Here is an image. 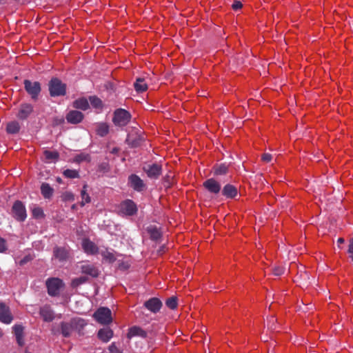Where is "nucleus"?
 <instances>
[{
	"mask_svg": "<svg viewBox=\"0 0 353 353\" xmlns=\"http://www.w3.org/2000/svg\"><path fill=\"white\" fill-rule=\"evenodd\" d=\"M131 118L132 115L128 110L118 108L114 112L112 122L116 126L124 127L128 124Z\"/></svg>",
	"mask_w": 353,
	"mask_h": 353,
	"instance_id": "obj_1",
	"label": "nucleus"
},
{
	"mask_svg": "<svg viewBox=\"0 0 353 353\" xmlns=\"http://www.w3.org/2000/svg\"><path fill=\"white\" fill-rule=\"evenodd\" d=\"M51 97L64 96L66 94V85L58 78H52L48 83Z\"/></svg>",
	"mask_w": 353,
	"mask_h": 353,
	"instance_id": "obj_2",
	"label": "nucleus"
},
{
	"mask_svg": "<svg viewBox=\"0 0 353 353\" xmlns=\"http://www.w3.org/2000/svg\"><path fill=\"white\" fill-rule=\"evenodd\" d=\"M48 293L51 296H57L60 293V290L64 287L63 281L59 278H49L46 282Z\"/></svg>",
	"mask_w": 353,
	"mask_h": 353,
	"instance_id": "obj_3",
	"label": "nucleus"
},
{
	"mask_svg": "<svg viewBox=\"0 0 353 353\" xmlns=\"http://www.w3.org/2000/svg\"><path fill=\"white\" fill-rule=\"evenodd\" d=\"M93 317L102 325H109L112 321L111 310L105 307H99L94 313Z\"/></svg>",
	"mask_w": 353,
	"mask_h": 353,
	"instance_id": "obj_4",
	"label": "nucleus"
},
{
	"mask_svg": "<svg viewBox=\"0 0 353 353\" xmlns=\"http://www.w3.org/2000/svg\"><path fill=\"white\" fill-rule=\"evenodd\" d=\"M138 209L135 203L130 199L122 201L119 205V214L131 216L137 213Z\"/></svg>",
	"mask_w": 353,
	"mask_h": 353,
	"instance_id": "obj_5",
	"label": "nucleus"
},
{
	"mask_svg": "<svg viewBox=\"0 0 353 353\" xmlns=\"http://www.w3.org/2000/svg\"><path fill=\"white\" fill-rule=\"evenodd\" d=\"M23 84L25 90L31 97L32 99L37 100L41 90L40 83L25 79Z\"/></svg>",
	"mask_w": 353,
	"mask_h": 353,
	"instance_id": "obj_6",
	"label": "nucleus"
},
{
	"mask_svg": "<svg viewBox=\"0 0 353 353\" xmlns=\"http://www.w3.org/2000/svg\"><path fill=\"white\" fill-rule=\"evenodd\" d=\"M12 216L18 221L23 222L27 217L26 209L21 201H16L11 209Z\"/></svg>",
	"mask_w": 353,
	"mask_h": 353,
	"instance_id": "obj_7",
	"label": "nucleus"
},
{
	"mask_svg": "<svg viewBox=\"0 0 353 353\" xmlns=\"http://www.w3.org/2000/svg\"><path fill=\"white\" fill-rule=\"evenodd\" d=\"M203 188L210 193L218 194L221 190V185L215 179L210 178L203 183Z\"/></svg>",
	"mask_w": 353,
	"mask_h": 353,
	"instance_id": "obj_8",
	"label": "nucleus"
},
{
	"mask_svg": "<svg viewBox=\"0 0 353 353\" xmlns=\"http://www.w3.org/2000/svg\"><path fill=\"white\" fill-rule=\"evenodd\" d=\"M143 170L149 178L156 179L161 174L162 166L157 163H153L144 167Z\"/></svg>",
	"mask_w": 353,
	"mask_h": 353,
	"instance_id": "obj_9",
	"label": "nucleus"
},
{
	"mask_svg": "<svg viewBox=\"0 0 353 353\" xmlns=\"http://www.w3.org/2000/svg\"><path fill=\"white\" fill-rule=\"evenodd\" d=\"M143 305L149 311L155 314L160 311L163 304L159 299L153 297L146 301Z\"/></svg>",
	"mask_w": 353,
	"mask_h": 353,
	"instance_id": "obj_10",
	"label": "nucleus"
},
{
	"mask_svg": "<svg viewBox=\"0 0 353 353\" xmlns=\"http://www.w3.org/2000/svg\"><path fill=\"white\" fill-rule=\"evenodd\" d=\"M143 141L144 137L135 132L134 133L131 132L128 134L125 141L130 147L137 148L141 145Z\"/></svg>",
	"mask_w": 353,
	"mask_h": 353,
	"instance_id": "obj_11",
	"label": "nucleus"
},
{
	"mask_svg": "<svg viewBox=\"0 0 353 353\" xmlns=\"http://www.w3.org/2000/svg\"><path fill=\"white\" fill-rule=\"evenodd\" d=\"M13 320V317L11 314L10 309L8 306L6 305L5 303H0V321L6 323L10 324Z\"/></svg>",
	"mask_w": 353,
	"mask_h": 353,
	"instance_id": "obj_12",
	"label": "nucleus"
},
{
	"mask_svg": "<svg viewBox=\"0 0 353 353\" xmlns=\"http://www.w3.org/2000/svg\"><path fill=\"white\" fill-rule=\"evenodd\" d=\"M130 186L136 191L141 192L145 188L143 180L137 174H131L128 178Z\"/></svg>",
	"mask_w": 353,
	"mask_h": 353,
	"instance_id": "obj_13",
	"label": "nucleus"
},
{
	"mask_svg": "<svg viewBox=\"0 0 353 353\" xmlns=\"http://www.w3.org/2000/svg\"><path fill=\"white\" fill-rule=\"evenodd\" d=\"M39 314L46 322H51L54 319V312L48 305H45L40 308Z\"/></svg>",
	"mask_w": 353,
	"mask_h": 353,
	"instance_id": "obj_14",
	"label": "nucleus"
},
{
	"mask_svg": "<svg viewBox=\"0 0 353 353\" xmlns=\"http://www.w3.org/2000/svg\"><path fill=\"white\" fill-rule=\"evenodd\" d=\"M33 112V106L30 103H23L20 105L17 117L19 119H26L30 114Z\"/></svg>",
	"mask_w": 353,
	"mask_h": 353,
	"instance_id": "obj_15",
	"label": "nucleus"
},
{
	"mask_svg": "<svg viewBox=\"0 0 353 353\" xmlns=\"http://www.w3.org/2000/svg\"><path fill=\"white\" fill-rule=\"evenodd\" d=\"M83 119V113L78 110H71L66 115V119L68 122L72 124L80 123Z\"/></svg>",
	"mask_w": 353,
	"mask_h": 353,
	"instance_id": "obj_16",
	"label": "nucleus"
},
{
	"mask_svg": "<svg viewBox=\"0 0 353 353\" xmlns=\"http://www.w3.org/2000/svg\"><path fill=\"white\" fill-rule=\"evenodd\" d=\"M222 194L227 199H234L238 194L237 188L230 183L224 185L221 190Z\"/></svg>",
	"mask_w": 353,
	"mask_h": 353,
	"instance_id": "obj_17",
	"label": "nucleus"
},
{
	"mask_svg": "<svg viewBox=\"0 0 353 353\" xmlns=\"http://www.w3.org/2000/svg\"><path fill=\"white\" fill-rule=\"evenodd\" d=\"M98 338L104 343L108 342L113 336V331L109 327L100 329L97 333Z\"/></svg>",
	"mask_w": 353,
	"mask_h": 353,
	"instance_id": "obj_18",
	"label": "nucleus"
},
{
	"mask_svg": "<svg viewBox=\"0 0 353 353\" xmlns=\"http://www.w3.org/2000/svg\"><path fill=\"white\" fill-rule=\"evenodd\" d=\"M53 255L59 261H64L68 257V252L65 248L56 246L54 248Z\"/></svg>",
	"mask_w": 353,
	"mask_h": 353,
	"instance_id": "obj_19",
	"label": "nucleus"
},
{
	"mask_svg": "<svg viewBox=\"0 0 353 353\" xmlns=\"http://www.w3.org/2000/svg\"><path fill=\"white\" fill-rule=\"evenodd\" d=\"M147 332L143 330L142 328L138 326H133L130 327L128 330V332L127 334V337L128 339H131L134 336H140L142 338H146L147 337Z\"/></svg>",
	"mask_w": 353,
	"mask_h": 353,
	"instance_id": "obj_20",
	"label": "nucleus"
},
{
	"mask_svg": "<svg viewBox=\"0 0 353 353\" xmlns=\"http://www.w3.org/2000/svg\"><path fill=\"white\" fill-rule=\"evenodd\" d=\"M81 270L83 274L90 275L93 278H96L99 276V270L93 265H82Z\"/></svg>",
	"mask_w": 353,
	"mask_h": 353,
	"instance_id": "obj_21",
	"label": "nucleus"
},
{
	"mask_svg": "<svg viewBox=\"0 0 353 353\" xmlns=\"http://www.w3.org/2000/svg\"><path fill=\"white\" fill-rule=\"evenodd\" d=\"M61 333L64 337H69L73 330L72 325L70 322L62 321L60 323Z\"/></svg>",
	"mask_w": 353,
	"mask_h": 353,
	"instance_id": "obj_22",
	"label": "nucleus"
},
{
	"mask_svg": "<svg viewBox=\"0 0 353 353\" xmlns=\"http://www.w3.org/2000/svg\"><path fill=\"white\" fill-rule=\"evenodd\" d=\"M134 88L137 92H143L148 90V83L144 78L139 77L134 83Z\"/></svg>",
	"mask_w": 353,
	"mask_h": 353,
	"instance_id": "obj_23",
	"label": "nucleus"
},
{
	"mask_svg": "<svg viewBox=\"0 0 353 353\" xmlns=\"http://www.w3.org/2000/svg\"><path fill=\"white\" fill-rule=\"evenodd\" d=\"M82 246L86 253L94 254L98 251L97 245L93 242L88 239L83 241Z\"/></svg>",
	"mask_w": 353,
	"mask_h": 353,
	"instance_id": "obj_24",
	"label": "nucleus"
},
{
	"mask_svg": "<svg viewBox=\"0 0 353 353\" xmlns=\"http://www.w3.org/2000/svg\"><path fill=\"white\" fill-rule=\"evenodd\" d=\"M41 193L47 199H50L54 193V189L47 183H43L41 185Z\"/></svg>",
	"mask_w": 353,
	"mask_h": 353,
	"instance_id": "obj_25",
	"label": "nucleus"
},
{
	"mask_svg": "<svg viewBox=\"0 0 353 353\" xmlns=\"http://www.w3.org/2000/svg\"><path fill=\"white\" fill-rule=\"evenodd\" d=\"M73 330L80 332L86 325V321L81 318H73L70 320Z\"/></svg>",
	"mask_w": 353,
	"mask_h": 353,
	"instance_id": "obj_26",
	"label": "nucleus"
},
{
	"mask_svg": "<svg viewBox=\"0 0 353 353\" xmlns=\"http://www.w3.org/2000/svg\"><path fill=\"white\" fill-rule=\"evenodd\" d=\"M73 107L77 109L86 110L89 108V103L85 98H80L73 102Z\"/></svg>",
	"mask_w": 353,
	"mask_h": 353,
	"instance_id": "obj_27",
	"label": "nucleus"
},
{
	"mask_svg": "<svg viewBox=\"0 0 353 353\" xmlns=\"http://www.w3.org/2000/svg\"><path fill=\"white\" fill-rule=\"evenodd\" d=\"M43 155L47 163L54 162L59 157V152L57 151L45 150Z\"/></svg>",
	"mask_w": 353,
	"mask_h": 353,
	"instance_id": "obj_28",
	"label": "nucleus"
},
{
	"mask_svg": "<svg viewBox=\"0 0 353 353\" xmlns=\"http://www.w3.org/2000/svg\"><path fill=\"white\" fill-rule=\"evenodd\" d=\"M214 174L216 176L225 175L228 172V165L225 163L216 165L213 168Z\"/></svg>",
	"mask_w": 353,
	"mask_h": 353,
	"instance_id": "obj_29",
	"label": "nucleus"
},
{
	"mask_svg": "<svg viewBox=\"0 0 353 353\" xmlns=\"http://www.w3.org/2000/svg\"><path fill=\"white\" fill-rule=\"evenodd\" d=\"M148 232L150 234L151 239L158 241L161 237L160 230L155 226H150L148 228Z\"/></svg>",
	"mask_w": 353,
	"mask_h": 353,
	"instance_id": "obj_30",
	"label": "nucleus"
},
{
	"mask_svg": "<svg viewBox=\"0 0 353 353\" xmlns=\"http://www.w3.org/2000/svg\"><path fill=\"white\" fill-rule=\"evenodd\" d=\"M20 130L19 123L16 121H11L7 124L6 130L9 134H17Z\"/></svg>",
	"mask_w": 353,
	"mask_h": 353,
	"instance_id": "obj_31",
	"label": "nucleus"
},
{
	"mask_svg": "<svg viewBox=\"0 0 353 353\" xmlns=\"http://www.w3.org/2000/svg\"><path fill=\"white\" fill-rule=\"evenodd\" d=\"M109 132V127L105 123H99L97 126V133L100 137L105 136Z\"/></svg>",
	"mask_w": 353,
	"mask_h": 353,
	"instance_id": "obj_32",
	"label": "nucleus"
},
{
	"mask_svg": "<svg viewBox=\"0 0 353 353\" xmlns=\"http://www.w3.org/2000/svg\"><path fill=\"white\" fill-rule=\"evenodd\" d=\"M81 196L82 199V201L81 203V205L83 206L85 203H88L91 201L90 197L87 193V185L85 184L83 187V189L81 192Z\"/></svg>",
	"mask_w": 353,
	"mask_h": 353,
	"instance_id": "obj_33",
	"label": "nucleus"
},
{
	"mask_svg": "<svg viewBox=\"0 0 353 353\" xmlns=\"http://www.w3.org/2000/svg\"><path fill=\"white\" fill-rule=\"evenodd\" d=\"M89 100L92 107L95 108H101L103 107L102 101L97 96L90 97Z\"/></svg>",
	"mask_w": 353,
	"mask_h": 353,
	"instance_id": "obj_34",
	"label": "nucleus"
},
{
	"mask_svg": "<svg viewBox=\"0 0 353 353\" xmlns=\"http://www.w3.org/2000/svg\"><path fill=\"white\" fill-rule=\"evenodd\" d=\"M65 177L68 179H76L79 177V172L76 170L67 169L63 172Z\"/></svg>",
	"mask_w": 353,
	"mask_h": 353,
	"instance_id": "obj_35",
	"label": "nucleus"
},
{
	"mask_svg": "<svg viewBox=\"0 0 353 353\" xmlns=\"http://www.w3.org/2000/svg\"><path fill=\"white\" fill-rule=\"evenodd\" d=\"M165 305L171 310H174L177 307V298L176 296H171L165 301Z\"/></svg>",
	"mask_w": 353,
	"mask_h": 353,
	"instance_id": "obj_36",
	"label": "nucleus"
},
{
	"mask_svg": "<svg viewBox=\"0 0 353 353\" xmlns=\"http://www.w3.org/2000/svg\"><path fill=\"white\" fill-rule=\"evenodd\" d=\"M32 216L36 219L43 218L45 214L43 210L40 207H35L32 210Z\"/></svg>",
	"mask_w": 353,
	"mask_h": 353,
	"instance_id": "obj_37",
	"label": "nucleus"
},
{
	"mask_svg": "<svg viewBox=\"0 0 353 353\" xmlns=\"http://www.w3.org/2000/svg\"><path fill=\"white\" fill-rule=\"evenodd\" d=\"M90 157L88 154L81 153L77 154L74 158V161L77 163H80L82 161H90Z\"/></svg>",
	"mask_w": 353,
	"mask_h": 353,
	"instance_id": "obj_38",
	"label": "nucleus"
},
{
	"mask_svg": "<svg viewBox=\"0 0 353 353\" xmlns=\"http://www.w3.org/2000/svg\"><path fill=\"white\" fill-rule=\"evenodd\" d=\"M88 281V278L85 276L76 278L72 281V286L76 288Z\"/></svg>",
	"mask_w": 353,
	"mask_h": 353,
	"instance_id": "obj_39",
	"label": "nucleus"
},
{
	"mask_svg": "<svg viewBox=\"0 0 353 353\" xmlns=\"http://www.w3.org/2000/svg\"><path fill=\"white\" fill-rule=\"evenodd\" d=\"M102 256L105 260L108 261L110 263H113L114 261H116V258L114 254L109 251H105L103 252Z\"/></svg>",
	"mask_w": 353,
	"mask_h": 353,
	"instance_id": "obj_40",
	"label": "nucleus"
},
{
	"mask_svg": "<svg viewBox=\"0 0 353 353\" xmlns=\"http://www.w3.org/2000/svg\"><path fill=\"white\" fill-rule=\"evenodd\" d=\"M13 332L15 336L23 335V327L21 325H15L13 326Z\"/></svg>",
	"mask_w": 353,
	"mask_h": 353,
	"instance_id": "obj_41",
	"label": "nucleus"
},
{
	"mask_svg": "<svg viewBox=\"0 0 353 353\" xmlns=\"http://www.w3.org/2000/svg\"><path fill=\"white\" fill-rule=\"evenodd\" d=\"M62 199L64 201H73L74 195L70 192H65L62 195Z\"/></svg>",
	"mask_w": 353,
	"mask_h": 353,
	"instance_id": "obj_42",
	"label": "nucleus"
},
{
	"mask_svg": "<svg viewBox=\"0 0 353 353\" xmlns=\"http://www.w3.org/2000/svg\"><path fill=\"white\" fill-rule=\"evenodd\" d=\"M276 321V319L274 318V316H271L268 319V327L269 329L274 330L276 329V325L275 324V322Z\"/></svg>",
	"mask_w": 353,
	"mask_h": 353,
	"instance_id": "obj_43",
	"label": "nucleus"
},
{
	"mask_svg": "<svg viewBox=\"0 0 353 353\" xmlns=\"http://www.w3.org/2000/svg\"><path fill=\"white\" fill-rule=\"evenodd\" d=\"M347 252L350 259L353 263V238L350 240Z\"/></svg>",
	"mask_w": 353,
	"mask_h": 353,
	"instance_id": "obj_44",
	"label": "nucleus"
},
{
	"mask_svg": "<svg viewBox=\"0 0 353 353\" xmlns=\"http://www.w3.org/2000/svg\"><path fill=\"white\" fill-rule=\"evenodd\" d=\"M273 274L275 276H281L284 273V268L280 266H276L272 270Z\"/></svg>",
	"mask_w": 353,
	"mask_h": 353,
	"instance_id": "obj_45",
	"label": "nucleus"
},
{
	"mask_svg": "<svg viewBox=\"0 0 353 353\" xmlns=\"http://www.w3.org/2000/svg\"><path fill=\"white\" fill-rule=\"evenodd\" d=\"M99 170L103 173L110 170L109 164L108 163H102L99 165Z\"/></svg>",
	"mask_w": 353,
	"mask_h": 353,
	"instance_id": "obj_46",
	"label": "nucleus"
},
{
	"mask_svg": "<svg viewBox=\"0 0 353 353\" xmlns=\"http://www.w3.org/2000/svg\"><path fill=\"white\" fill-rule=\"evenodd\" d=\"M109 351L110 353H123L122 351L116 346L114 343H112L109 346Z\"/></svg>",
	"mask_w": 353,
	"mask_h": 353,
	"instance_id": "obj_47",
	"label": "nucleus"
},
{
	"mask_svg": "<svg viewBox=\"0 0 353 353\" xmlns=\"http://www.w3.org/2000/svg\"><path fill=\"white\" fill-rule=\"evenodd\" d=\"M7 250L6 241L4 239L0 237V252H5Z\"/></svg>",
	"mask_w": 353,
	"mask_h": 353,
	"instance_id": "obj_48",
	"label": "nucleus"
},
{
	"mask_svg": "<svg viewBox=\"0 0 353 353\" xmlns=\"http://www.w3.org/2000/svg\"><path fill=\"white\" fill-rule=\"evenodd\" d=\"M272 156L269 153H264L261 156V159L263 162L269 163L271 161Z\"/></svg>",
	"mask_w": 353,
	"mask_h": 353,
	"instance_id": "obj_49",
	"label": "nucleus"
},
{
	"mask_svg": "<svg viewBox=\"0 0 353 353\" xmlns=\"http://www.w3.org/2000/svg\"><path fill=\"white\" fill-rule=\"evenodd\" d=\"M243 5L241 1H235L232 5V8L234 10H238L242 8Z\"/></svg>",
	"mask_w": 353,
	"mask_h": 353,
	"instance_id": "obj_50",
	"label": "nucleus"
},
{
	"mask_svg": "<svg viewBox=\"0 0 353 353\" xmlns=\"http://www.w3.org/2000/svg\"><path fill=\"white\" fill-rule=\"evenodd\" d=\"M32 260V257L30 256V255H27L26 256H24L20 261H19V265H25L26 263H27L28 262Z\"/></svg>",
	"mask_w": 353,
	"mask_h": 353,
	"instance_id": "obj_51",
	"label": "nucleus"
},
{
	"mask_svg": "<svg viewBox=\"0 0 353 353\" xmlns=\"http://www.w3.org/2000/svg\"><path fill=\"white\" fill-rule=\"evenodd\" d=\"M16 339H17V342L19 346L22 347L24 345L23 335V336H17Z\"/></svg>",
	"mask_w": 353,
	"mask_h": 353,
	"instance_id": "obj_52",
	"label": "nucleus"
},
{
	"mask_svg": "<svg viewBox=\"0 0 353 353\" xmlns=\"http://www.w3.org/2000/svg\"><path fill=\"white\" fill-rule=\"evenodd\" d=\"M129 267V265L128 264H125V263H121L119 265V268L121 270H125V269H128Z\"/></svg>",
	"mask_w": 353,
	"mask_h": 353,
	"instance_id": "obj_53",
	"label": "nucleus"
},
{
	"mask_svg": "<svg viewBox=\"0 0 353 353\" xmlns=\"http://www.w3.org/2000/svg\"><path fill=\"white\" fill-rule=\"evenodd\" d=\"M118 152H119V149H118L117 148H114L112 150V151H111V152H112V154H116V153H117Z\"/></svg>",
	"mask_w": 353,
	"mask_h": 353,
	"instance_id": "obj_54",
	"label": "nucleus"
},
{
	"mask_svg": "<svg viewBox=\"0 0 353 353\" xmlns=\"http://www.w3.org/2000/svg\"><path fill=\"white\" fill-rule=\"evenodd\" d=\"M344 239L343 238H339L338 239V241H337V243L341 244V243H344Z\"/></svg>",
	"mask_w": 353,
	"mask_h": 353,
	"instance_id": "obj_55",
	"label": "nucleus"
},
{
	"mask_svg": "<svg viewBox=\"0 0 353 353\" xmlns=\"http://www.w3.org/2000/svg\"><path fill=\"white\" fill-rule=\"evenodd\" d=\"M57 181L60 182V181H61V179H60V178H58V179H57Z\"/></svg>",
	"mask_w": 353,
	"mask_h": 353,
	"instance_id": "obj_56",
	"label": "nucleus"
}]
</instances>
